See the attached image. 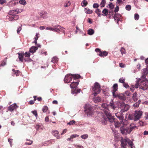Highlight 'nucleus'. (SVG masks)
Segmentation results:
<instances>
[{
  "instance_id": "obj_1",
  "label": "nucleus",
  "mask_w": 148,
  "mask_h": 148,
  "mask_svg": "<svg viewBox=\"0 0 148 148\" xmlns=\"http://www.w3.org/2000/svg\"><path fill=\"white\" fill-rule=\"evenodd\" d=\"M104 114L106 116H103L101 118V121L103 124H106L108 120L110 123H113L114 121V117L109 112L106 110L104 111Z\"/></svg>"
},
{
  "instance_id": "obj_2",
  "label": "nucleus",
  "mask_w": 148,
  "mask_h": 148,
  "mask_svg": "<svg viewBox=\"0 0 148 148\" xmlns=\"http://www.w3.org/2000/svg\"><path fill=\"white\" fill-rule=\"evenodd\" d=\"M81 76L79 75L70 74L66 75L64 79V82L65 83H68L71 80L72 78L75 79L79 78Z\"/></svg>"
},
{
  "instance_id": "obj_3",
  "label": "nucleus",
  "mask_w": 148,
  "mask_h": 148,
  "mask_svg": "<svg viewBox=\"0 0 148 148\" xmlns=\"http://www.w3.org/2000/svg\"><path fill=\"white\" fill-rule=\"evenodd\" d=\"M84 107L85 113L88 116H92L93 113V110L91 105L88 104H86Z\"/></svg>"
},
{
  "instance_id": "obj_4",
  "label": "nucleus",
  "mask_w": 148,
  "mask_h": 148,
  "mask_svg": "<svg viewBox=\"0 0 148 148\" xmlns=\"http://www.w3.org/2000/svg\"><path fill=\"white\" fill-rule=\"evenodd\" d=\"M101 86L100 84L97 82H95L94 85L92 87L93 93L95 95H97L101 91Z\"/></svg>"
},
{
  "instance_id": "obj_5",
  "label": "nucleus",
  "mask_w": 148,
  "mask_h": 148,
  "mask_svg": "<svg viewBox=\"0 0 148 148\" xmlns=\"http://www.w3.org/2000/svg\"><path fill=\"white\" fill-rule=\"evenodd\" d=\"M63 28H62L60 26L58 25L54 27H47L46 29L47 30L55 31L58 32L59 31H61L63 33H64V30L63 29Z\"/></svg>"
},
{
  "instance_id": "obj_6",
  "label": "nucleus",
  "mask_w": 148,
  "mask_h": 148,
  "mask_svg": "<svg viewBox=\"0 0 148 148\" xmlns=\"http://www.w3.org/2000/svg\"><path fill=\"white\" fill-rule=\"evenodd\" d=\"M128 138L125 137L124 139L123 137H121L120 140L121 143V147L123 148H127L126 146L127 145V141H128Z\"/></svg>"
},
{
  "instance_id": "obj_7",
  "label": "nucleus",
  "mask_w": 148,
  "mask_h": 148,
  "mask_svg": "<svg viewBox=\"0 0 148 148\" xmlns=\"http://www.w3.org/2000/svg\"><path fill=\"white\" fill-rule=\"evenodd\" d=\"M95 51L99 53L98 54V55L101 57H104L107 56L108 53L106 51H101L100 49L99 48H96Z\"/></svg>"
},
{
  "instance_id": "obj_8",
  "label": "nucleus",
  "mask_w": 148,
  "mask_h": 148,
  "mask_svg": "<svg viewBox=\"0 0 148 148\" xmlns=\"http://www.w3.org/2000/svg\"><path fill=\"white\" fill-rule=\"evenodd\" d=\"M23 11V10L22 9H17L15 10H10L9 13L10 15L13 16L22 12Z\"/></svg>"
},
{
  "instance_id": "obj_9",
  "label": "nucleus",
  "mask_w": 148,
  "mask_h": 148,
  "mask_svg": "<svg viewBox=\"0 0 148 148\" xmlns=\"http://www.w3.org/2000/svg\"><path fill=\"white\" fill-rule=\"evenodd\" d=\"M142 112L141 111H140L136 112L134 114V120L136 121L137 120H139L140 117L142 115Z\"/></svg>"
},
{
  "instance_id": "obj_10",
  "label": "nucleus",
  "mask_w": 148,
  "mask_h": 148,
  "mask_svg": "<svg viewBox=\"0 0 148 148\" xmlns=\"http://www.w3.org/2000/svg\"><path fill=\"white\" fill-rule=\"evenodd\" d=\"M121 133L123 134L126 135L127 134H130L129 130V127L122 126L120 128Z\"/></svg>"
},
{
  "instance_id": "obj_11",
  "label": "nucleus",
  "mask_w": 148,
  "mask_h": 148,
  "mask_svg": "<svg viewBox=\"0 0 148 148\" xmlns=\"http://www.w3.org/2000/svg\"><path fill=\"white\" fill-rule=\"evenodd\" d=\"M120 107L122 112L127 111L130 108V106L124 103H122L120 105Z\"/></svg>"
},
{
  "instance_id": "obj_12",
  "label": "nucleus",
  "mask_w": 148,
  "mask_h": 148,
  "mask_svg": "<svg viewBox=\"0 0 148 148\" xmlns=\"http://www.w3.org/2000/svg\"><path fill=\"white\" fill-rule=\"evenodd\" d=\"M18 107V106H17L16 104L14 103L10 106L8 108V110L12 112L14 110H16Z\"/></svg>"
},
{
  "instance_id": "obj_13",
  "label": "nucleus",
  "mask_w": 148,
  "mask_h": 148,
  "mask_svg": "<svg viewBox=\"0 0 148 148\" xmlns=\"http://www.w3.org/2000/svg\"><path fill=\"white\" fill-rule=\"evenodd\" d=\"M116 116L120 120H122L123 119V114L121 112H118L115 114Z\"/></svg>"
},
{
  "instance_id": "obj_14",
  "label": "nucleus",
  "mask_w": 148,
  "mask_h": 148,
  "mask_svg": "<svg viewBox=\"0 0 148 148\" xmlns=\"http://www.w3.org/2000/svg\"><path fill=\"white\" fill-rule=\"evenodd\" d=\"M132 98V100L134 101H137L138 99V97L137 93L136 92H134L133 94Z\"/></svg>"
},
{
  "instance_id": "obj_15",
  "label": "nucleus",
  "mask_w": 148,
  "mask_h": 148,
  "mask_svg": "<svg viewBox=\"0 0 148 148\" xmlns=\"http://www.w3.org/2000/svg\"><path fill=\"white\" fill-rule=\"evenodd\" d=\"M17 54L18 55V58H19L20 61L21 62H23V58L24 56V53H18Z\"/></svg>"
},
{
  "instance_id": "obj_16",
  "label": "nucleus",
  "mask_w": 148,
  "mask_h": 148,
  "mask_svg": "<svg viewBox=\"0 0 148 148\" xmlns=\"http://www.w3.org/2000/svg\"><path fill=\"white\" fill-rule=\"evenodd\" d=\"M40 15L41 17L44 18H46L47 17V13L46 11L40 13Z\"/></svg>"
},
{
  "instance_id": "obj_17",
  "label": "nucleus",
  "mask_w": 148,
  "mask_h": 148,
  "mask_svg": "<svg viewBox=\"0 0 148 148\" xmlns=\"http://www.w3.org/2000/svg\"><path fill=\"white\" fill-rule=\"evenodd\" d=\"M38 48L37 47L32 46L29 49V52L32 53H34L36 52V51L38 49Z\"/></svg>"
},
{
  "instance_id": "obj_18",
  "label": "nucleus",
  "mask_w": 148,
  "mask_h": 148,
  "mask_svg": "<svg viewBox=\"0 0 148 148\" xmlns=\"http://www.w3.org/2000/svg\"><path fill=\"white\" fill-rule=\"evenodd\" d=\"M118 98L123 101H125L126 99V97L125 95L123 93H119Z\"/></svg>"
},
{
  "instance_id": "obj_19",
  "label": "nucleus",
  "mask_w": 148,
  "mask_h": 148,
  "mask_svg": "<svg viewBox=\"0 0 148 148\" xmlns=\"http://www.w3.org/2000/svg\"><path fill=\"white\" fill-rule=\"evenodd\" d=\"M78 84L79 82H72L70 84V87L72 88H74L77 87Z\"/></svg>"
},
{
  "instance_id": "obj_20",
  "label": "nucleus",
  "mask_w": 148,
  "mask_h": 148,
  "mask_svg": "<svg viewBox=\"0 0 148 148\" xmlns=\"http://www.w3.org/2000/svg\"><path fill=\"white\" fill-rule=\"evenodd\" d=\"M16 5V3L14 1H10L8 3V5L11 8L15 6Z\"/></svg>"
},
{
  "instance_id": "obj_21",
  "label": "nucleus",
  "mask_w": 148,
  "mask_h": 148,
  "mask_svg": "<svg viewBox=\"0 0 148 148\" xmlns=\"http://www.w3.org/2000/svg\"><path fill=\"white\" fill-rule=\"evenodd\" d=\"M142 73L143 74L142 77H145L148 74V71L146 69H144L142 71Z\"/></svg>"
},
{
  "instance_id": "obj_22",
  "label": "nucleus",
  "mask_w": 148,
  "mask_h": 148,
  "mask_svg": "<svg viewBox=\"0 0 148 148\" xmlns=\"http://www.w3.org/2000/svg\"><path fill=\"white\" fill-rule=\"evenodd\" d=\"M112 92H116L118 89V85L117 84H115L112 87Z\"/></svg>"
},
{
  "instance_id": "obj_23",
  "label": "nucleus",
  "mask_w": 148,
  "mask_h": 148,
  "mask_svg": "<svg viewBox=\"0 0 148 148\" xmlns=\"http://www.w3.org/2000/svg\"><path fill=\"white\" fill-rule=\"evenodd\" d=\"M84 11L87 14H91L92 13V10H91L87 8H85Z\"/></svg>"
},
{
  "instance_id": "obj_24",
  "label": "nucleus",
  "mask_w": 148,
  "mask_h": 148,
  "mask_svg": "<svg viewBox=\"0 0 148 148\" xmlns=\"http://www.w3.org/2000/svg\"><path fill=\"white\" fill-rule=\"evenodd\" d=\"M109 106L114 110H115L116 107V106H115L114 103L113 101L112 100H111L109 104Z\"/></svg>"
},
{
  "instance_id": "obj_25",
  "label": "nucleus",
  "mask_w": 148,
  "mask_h": 148,
  "mask_svg": "<svg viewBox=\"0 0 148 148\" xmlns=\"http://www.w3.org/2000/svg\"><path fill=\"white\" fill-rule=\"evenodd\" d=\"M81 89H78L77 90L75 89L71 90V93L73 94H77L79 93Z\"/></svg>"
},
{
  "instance_id": "obj_26",
  "label": "nucleus",
  "mask_w": 148,
  "mask_h": 148,
  "mask_svg": "<svg viewBox=\"0 0 148 148\" xmlns=\"http://www.w3.org/2000/svg\"><path fill=\"white\" fill-rule=\"evenodd\" d=\"M103 13L102 15L104 16H107L108 13V11L106 9H105L103 10L102 12Z\"/></svg>"
},
{
  "instance_id": "obj_27",
  "label": "nucleus",
  "mask_w": 148,
  "mask_h": 148,
  "mask_svg": "<svg viewBox=\"0 0 148 148\" xmlns=\"http://www.w3.org/2000/svg\"><path fill=\"white\" fill-rule=\"evenodd\" d=\"M12 71L14 72V74L16 75V76H18L21 73L20 71L18 70H15L13 69Z\"/></svg>"
},
{
  "instance_id": "obj_28",
  "label": "nucleus",
  "mask_w": 148,
  "mask_h": 148,
  "mask_svg": "<svg viewBox=\"0 0 148 148\" xmlns=\"http://www.w3.org/2000/svg\"><path fill=\"white\" fill-rule=\"evenodd\" d=\"M137 127L135 125H134L133 126H132V125H130V127H129V130L130 133L135 128Z\"/></svg>"
},
{
  "instance_id": "obj_29",
  "label": "nucleus",
  "mask_w": 148,
  "mask_h": 148,
  "mask_svg": "<svg viewBox=\"0 0 148 148\" xmlns=\"http://www.w3.org/2000/svg\"><path fill=\"white\" fill-rule=\"evenodd\" d=\"M52 134L54 136H57L59 134V132L56 130H53L52 132Z\"/></svg>"
},
{
  "instance_id": "obj_30",
  "label": "nucleus",
  "mask_w": 148,
  "mask_h": 148,
  "mask_svg": "<svg viewBox=\"0 0 148 148\" xmlns=\"http://www.w3.org/2000/svg\"><path fill=\"white\" fill-rule=\"evenodd\" d=\"M58 61V58L56 57H54L52 58L51 62L55 63H57Z\"/></svg>"
},
{
  "instance_id": "obj_31",
  "label": "nucleus",
  "mask_w": 148,
  "mask_h": 148,
  "mask_svg": "<svg viewBox=\"0 0 148 148\" xmlns=\"http://www.w3.org/2000/svg\"><path fill=\"white\" fill-rule=\"evenodd\" d=\"M141 102V101L139 100L133 105V106L135 108H137L138 106Z\"/></svg>"
},
{
  "instance_id": "obj_32",
  "label": "nucleus",
  "mask_w": 148,
  "mask_h": 148,
  "mask_svg": "<svg viewBox=\"0 0 148 148\" xmlns=\"http://www.w3.org/2000/svg\"><path fill=\"white\" fill-rule=\"evenodd\" d=\"M71 3L70 1H66L65 2L64 6L65 7H69L71 5Z\"/></svg>"
},
{
  "instance_id": "obj_33",
  "label": "nucleus",
  "mask_w": 148,
  "mask_h": 148,
  "mask_svg": "<svg viewBox=\"0 0 148 148\" xmlns=\"http://www.w3.org/2000/svg\"><path fill=\"white\" fill-rule=\"evenodd\" d=\"M112 96L114 98L118 97L119 93H117L116 92H112Z\"/></svg>"
},
{
  "instance_id": "obj_34",
  "label": "nucleus",
  "mask_w": 148,
  "mask_h": 148,
  "mask_svg": "<svg viewBox=\"0 0 148 148\" xmlns=\"http://www.w3.org/2000/svg\"><path fill=\"white\" fill-rule=\"evenodd\" d=\"M101 11L99 9H97L95 11V13H97L99 16H101Z\"/></svg>"
},
{
  "instance_id": "obj_35",
  "label": "nucleus",
  "mask_w": 148,
  "mask_h": 148,
  "mask_svg": "<svg viewBox=\"0 0 148 148\" xmlns=\"http://www.w3.org/2000/svg\"><path fill=\"white\" fill-rule=\"evenodd\" d=\"M120 51L121 52V53L123 56V54H125L126 53V51L125 49L123 47H122L120 50Z\"/></svg>"
},
{
  "instance_id": "obj_36",
  "label": "nucleus",
  "mask_w": 148,
  "mask_h": 148,
  "mask_svg": "<svg viewBox=\"0 0 148 148\" xmlns=\"http://www.w3.org/2000/svg\"><path fill=\"white\" fill-rule=\"evenodd\" d=\"M94 32V31L92 29H90L88 30V34L90 35H92Z\"/></svg>"
},
{
  "instance_id": "obj_37",
  "label": "nucleus",
  "mask_w": 148,
  "mask_h": 148,
  "mask_svg": "<svg viewBox=\"0 0 148 148\" xmlns=\"http://www.w3.org/2000/svg\"><path fill=\"white\" fill-rule=\"evenodd\" d=\"M48 110V107L46 106H44L42 108V111L44 112H46Z\"/></svg>"
},
{
  "instance_id": "obj_38",
  "label": "nucleus",
  "mask_w": 148,
  "mask_h": 148,
  "mask_svg": "<svg viewBox=\"0 0 148 148\" xmlns=\"http://www.w3.org/2000/svg\"><path fill=\"white\" fill-rule=\"evenodd\" d=\"M128 141H127V143H128V144L131 147V148H133V142L130 140L128 138Z\"/></svg>"
},
{
  "instance_id": "obj_39",
  "label": "nucleus",
  "mask_w": 148,
  "mask_h": 148,
  "mask_svg": "<svg viewBox=\"0 0 148 148\" xmlns=\"http://www.w3.org/2000/svg\"><path fill=\"white\" fill-rule=\"evenodd\" d=\"M125 79L123 77L119 79V82L120 83L123 84L125 82Z\"/></svg>"
},
{
  "instance_id": "obj_40",
  "label": "nucleus",
  "mask_w": 148,
  "mask_h": 148,
  "mask_svg": "<svg viewBox=\"0 0 148 148\" xmlns=\"http://www.w3.org/2000/svg\"><path fill=\"white\" fill-rule=\"evenodd\" d=\"M24 56H25V57L29 58L30 57V54L29 52H27L25 53Z\"/></svg>"
},
{
  "instance_id": "obj_41",
  "label": "nucleus",
  "mask_w": 148,
  "mask_h": 148,
  "mask_svg": "<svg viewBox=\"0 0 148 148\" xmlns=\"http://www.w3.org/2000/svg\"><path fill=\"white\" fill-rule=\"evenodd\" d=\"M19 3L22 5H25L26 4V2L25 0H21L19 1Z\"/></svg>"
},
{
  "instance_id": "obj_42",
  "label": "nucleus",
  "mask_w": 148,
  "mask_h": 148,
  "mask_svg": "<svg viewBox=\"0 0 148 148\" xmlns=\"http://www.w3.org/2000/svg\"><path fill=\"white\" fill-rule=\"evenodd\" d=\"M105 0H102L100 4L101 6L102 7H104L105 5Z\"/></svg>"
},
{
  "instance_id": "obj_43",
  "label": "nucleus",
  "mask_w": 148,
  "mask_h": 148,
  "mask_svg": "<svg viewBox=\"0 0 148 148\" xmlns=\"http://www.w3.org/2000/svg\"><path fill=\"white\" fill-rule=\"evenodd\" d=\"M94 100L96 102H100L101 101V99L99 97H95Z\"/></svg>"
},
{
  "instance_id": "obj_44",
  "label": "nucleus",
  "mask_w": 148,
  "mask_h": 148,
  "mask_svg": "<svg viewBox=\"0 0 148 148\" xmlns=\"http://www.w3.org/2000/svg\"><path fill=\"white\" fill-rule=\"evenodd\" d=\"M131 6L130 5H127L125 7V9L128 10V11H130L131 10Z\"/></svg>"
},
{
  "instance_id": "obj_45",
  "label": "nucleus",
  "mask_w": 148,
  "mask_h": 148,
  "mask_svg": "<svg viewBox=\"0 0 148 148\" xmlns=\"http://www.w3.org/2000/svg\"><path fill=\"white\" fill-rule=\"evenodd\" d=\"M82 4H83V5H82V6H85L87 5L88 2L86 1L85 0H84L82 3Z\"/></svg>"
},
{
  "instance_id": "obj_46",
  "label": "nucleus",
  "mask_w": 148,
  "mask_h": 148,
  "mask_svg": "<svg viewBox=\"0 0 148 148\" xmlns=\"http://www.w3.org/2000/svg\"><path fill=\"white\" fill-rule=\"evenodd\" d=\"M115 119L114 118V121L113 122H114L115 127H119L120 126V123L117 122H116V121H115Z\"/></svg>"
},
{
  "instance_id": "obj_47",
  "label": "nucleus",
  "mask_w": 148,
  "mask_h": 148,
  "mask_svg": "<svg viewBox=\"0 0 148 148\" xmlns=\"http://www.w3.org/2000/svg\"><path fill=\"white\" fill-rule=\"evenodd\" d=\"M139 15L137 13L135 14V15H134L135 19L136 20H137L139 19Z\"/></svg>"
},
{
  "instance_id": "obj_48",
  "label": "nucleus",
  "mask_w": 148,
  "mask_h": 148,
  "mask_svg": "<svg viewBox=\"0 0 148 148\" xmlns=\"http://www.w3.org/2000/svg\"><path fill=\"white\" fill-rule=\"evenodd\" d=\"M139 82L140 81L139 80H138L136 82V83L135 84V86H134V87H135V88H138Z\"/></svg>"
},
{
  "instance_id": "obj_49",
  "label": "nucleus",
  "mask_w": 148,
  "mask_h": 148,
  "mask_svg": "<svg viewBox=\"0 0 148 148\" xmlns=\"http://www.w3.org/2000/svg\"><path fill=\"white\" fill-rule=\"evenodd\" d=\"M81 138L82 139H85L88 137V136L87 134H84L82 135L81 136Z\"/></svg>"
},
{
  "instance_id": "obj_50",
  "label": "nucleus",
  "mask_w": 148,
  "mask_h": 148,
  "mask_svg": "<svg viewBox=\"0 0 148 148\" xmlns=\"http://www.w3.org/2000/svg\"><path fill=\"white\" fill-rule=\"evenodd\" d=\"M75 123V121L74 120H72L70 122H69L68 123V124L69 125H73Z\"/></svg>"
},
{
  "instance_id": "obj_51",
  "label": "nucleus",
  "mask_w": 148,
  "mask_h": 148,
  "mask_svg": "<svg viewBox=\"0 0 148 148\" xmlns=\"http://www.w3.org/2000/svg\"><path fill=\"white\" fill-rule=\"evenodd\" d=\"M123 86L125 88H128L130 87L128 84L124 82L123 84Z\"/></svg>"
},
{
  "instance_id": "obj_52",
  "label": "nucleus",
  "mask_w": 148,
  "mask_h": 148,
  "mask_svg": "<svg viewBox=\"0 0 148 148\" xmlns=\"http://www.w3.org/2000/svg\"><path fill=\"white\" fill-rule=\"evenodd\" d=\"M13 20H16L18 19L19 18V16L18 15H13Z\"/></svg>"
},
{
  "instance_id": "obj_53",
  "label": "nucleus",
  "mask_w": 148,
  "mask_h": 148,
  "mask_svg": "<svg viewBox=\"0 0 148 148\" xmlns=\"http://www.w3.org/2000/svg\"><path fill=\"white\" fill-rule=\"evenodd\" d=\"M32 112L34 114L36 117H37L38 116V114L37 111L36 110H34L32 111Z\"/></svg>"
},
{
  "instance_id": "obj_54",
  "label": "nucleus",
  "mask_w": 148,
  "mask_h": 148,
  "mask_svg": "<svg viewBox=\"0 0 148 148\" xmlns=\"http://www.w3.org/2000/svg\"><path fill=\"white\" fill-rule=\"evenodd\" d=\"M79 136V135L75 134L72 135L70 136L71 137V138L72 139L73 138H76V137H78Z\"/></svg>"
},
{
  "instance_id": "obj_55",
  "label": "nucleus",
  "mask_w": 148,
  "mask_h": 148,
  "mask_svg": "<svg viewBox=\"0 0 148 148\" xmlns=\"http://www.w3.org/2000/svg\"><path fill=\"white\" fill-rule=\"evenodd\" d=\"M144 85L145 88H148V82H145V83H144Z\"/></svg>"
},
{
  "instance_id": "obj_56",
  "label": "nucleus",
  "mask_w": 148,
  "mask_h": 148,
  "mask_svg": "<svg viewBox=\"0 0 148 148\" xmlns=\"http://www.w3.org/2000/svg\"><path fill=\"white\" fill-rule=\"evenodd\" d=\"M99 6V5L97 3H94L93 5V7L95 8H98Z\"/></svg>"
},
{
  "instance_id": "obj_57",
  "label": "nucleus",
  "mask_w": 148,
  "mask_h": 148,
  "mask_svg": "<svg viewBox=\"0 0 148 148\" xmlns=\"http://www.w3.org/2000/svg\"><path fill=\"white\" fill-rule=\"evenodd\" d=\"M108 5L111 9H113L114 8V5L112 3H110Z\"/></svg>"
},
{
  "instance_id": "obj_58",
  "label": "nucleus",
  "mask_w": 148,
  "mask_h": 148,
  "mask_svg": "<svg viewBox=\"0 0 148 148\" xmlns=\"http://www.w3.org/2000/svg\"><path fill=\"white\" fill-rule=\"evenodd\" d=\"M125 95L127 96H130V95L131 94L129 91H127L125 92Z\"/></svg>"
},
{
  "instance_id": "obj_59",
  "label": "nucleus",
  "mask_w": 148,
  "mask_h": 148,
  "mask_svg": "<svg viewBox=\"0 0 148 148\" xmlns=\"http://www.w3.org/2000/svg\"><path fill=\"white\" fill-rule=\"evenodd\" d=\"M21 26H22V25H21V27H19V28H18L17 30V33L18 34H19V33H20V31L21 30Z\"/></svg>"
},
{
  "instance_id": "obj_60",
  "label": "nucleus",
  "mask_w": 148,
  "mask_h": 148,
  "mask_svg": "<svg viewBox=\"0 0 148 148\" xmlns=\"http://www.w3.org/2000/svg\"><path fill=\"white\" fill-rule=\"evenodd\" d=\"M6 1L5 0H0V3L3 4V3H5Z\"/></svg>"
},
{
  "instance_id": "obj_61",
  "label": "nucleus",
  "mask_w": 148,
  "mask_h": 148,
  "mask_svg": "<svg viewBox=\"0 0 148 148\" xmlns=\"http://www.w3.org/2000/svg\"><path fill=\"white\" fill-rule=\"evenodd\" d=\"M119 7L118 6H117L115 8L114 12H117L119 10Z\"/></svg>"
},
{
  "instance_id": "obj_62",
  "label": "nucleus",
  "mask_w": 148,
  "mask_h": 148,
  "mask_svg": "<svg viewBox=\"0 0 148 148\" xmlns=\"http://www.w3.org/2000/svg\"><path fill=\"white\" fill-rule=\"evenodd\" d=\"M29 104L32 105L34 103V100H30L29 101Z\"/></svg>"
},
{
  "instance_id": "obj_63",
  "label": "nucleus",
  "mask_w": 148,
  "mask_h": 148,
  "mask_svg": "<svg viewBox=\"0 0 148 148\" xmlns=\"http://www.w3.org/2000/svg\"><path fill=\"white\" fill-rule=\"evenodd\" d=\"M41 53L42 54H44L45 56L47 55V52L45 51H42Z\"/></svg>"
},
{
  "instance_id": "obj_64",
  "label": "nucleus",
  "mask_w": 148,
  "mask_h": 148,
  "mask_svg": "<svg viewBox=\"0 0 148 148\" xmlns=\"http://www.w3.org/2000/svg\"><path fill=\"white\" fill-rule=\"evenodd\" d=\"M102 106L104 108H106L107 106V104L106 103H103L102 104Z\"/></svg>"
}]
</instances>
